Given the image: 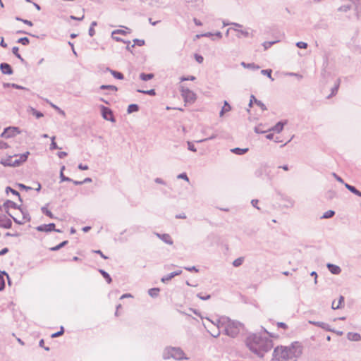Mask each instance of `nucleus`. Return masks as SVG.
Returning <instances> with one entry per match:
<instances>
[{
  "label": "nucleus",
  "mask_w": 361,
  "mask_h": 361,
  "mask_svg": "<svg viewBox=\"0 0 361 361\" xmlns=\"http://www.w3.org/2000/svg\"><path fill=\"white\" fill-rule=\"evenodd\" d=\"M207 323H204V325L214 337L219 336V329H222L225 333L231 337L237 336L243 329V325L242 324L233 321L228 317L220 318L217 321L218 324L216 326L209 319H207Z\"/></svg>",
  "instance_id": "1"
},
{
  "label": "nucleus",
  "mask_w": 361,
  "mask_h": 361,
  "mask_svg": "<svg viewBox=\"0 0 361 361\" xmlns=\"http://www.w3.org/2000/svg\"><path fill=\"white\" fill-rule=\"evenodd\" d=\"M302 348L297 342L290 346H278L273 353V361H296L302 355Z\"/></svg>",
  "instance_id": "2"
},
{
  "label": "nucleus",
  "mask_w": 361,
  "mask_h": 361,
  "mask_svg": "<svg viewBox=\"0 0 361 361\" xmlns=\"http://www.w3.org/2000/svg\"><path fill=\"white\" fill-rule=\"evenodd\" d=\"M247 346L259 356L269 351L271 348V342L267 338H263L258 334L250 335L246 339Z\"/></svg>",
  "instance_id": "3"
},
{
  "label": "nucleus",
  "mask_w": 361,
  "mask_h": 361,
  "mask_svg": "<svg viewBox=\"0 0 361 361\" xmlns=\"http://www.w3.org/2000/svg\"><path fill=\"white\" fill-rule=\"evenodd\" d=\"M29 152L24 154L8 155L1 158L0 163L4 166L17 167L26 161Z\"/></svg>",
  "instance_id": "4"
},
{
  "label": "nucleus",
  "mask_w": 361,
  "mask_h": 361,
  "mask_svg": "<svg viewBox=\"0 0 361 361\" xmlns=\"http://www.w3.org/2000/svg\"><path fill=\"white\" fill-rule=\"evenodd\" d=\"M163 356L164 359L183 360L186 358L182 350L174 347L166 348L164 351Z\"/></svg>",
  "instance_id": "5"
},
{
  "label": "nucleus",
  "mask_w": 361,
  "mask_h": 361,
  "mask_svg": "<svg viewBox=\"0 0 361 361\" xmlns=\"http://www.w3.org/2000/svg\"><path fill=\"white\" fill-rule=\"evenodd\" d=\"M10 216H11L15 222L23 224L27 221V217L25 216L23 210L19 207L13 210L10 213L8 214Z\"/></svg>",
  "instance_id": "6"
},
{
  "label": "nucleus",
  "mask_w": 361,
  "mask_h": 361,
  "mask_svg": "<svg viewBox=\"0 0 361 361\" xmlns=\"http://www.w3.org/2000/svg\"><path fill=\"white\" fill-rule=\"evenodd\" d=\"M228 30L233 32L238 37H247L250 35L249 30L239 24H233V27H230Z\"/></svg>",
  "instance_id": "7"
},
{
  "label": "nucleus",
  "mask_w": 361,
  "mask_h": 361,
  "mask_svg": "<svg viewBox=\"0 0 361 361\" xmlns=\"http://www.w3.org/2000/svg\"><path fill=\"white\" fill-rule=\"evenodd\" d=\"M181 95L185 103H194L197 99L196 94L194 92L184 87L181 89Z\"/></svg>",
  "instance_id": "8"
},
{
  "label": "nucleus",
  "mask_w": 361,
  "mask_h": 361,
  "mask_svg": "<svg viewBox=\"0 0 361 361\" xmlns=\"http://www.w3.org/2000/svg\"><path fill=\"white\" fill-rule=\"evenodd\" d=\"M101 111H102V117L105 120L110 121L111 122L115 121L113 113L111 111V109H109V108H107L106 106H102L101 107Z\"/></svg>",
  "instance_id": "9"
},
{
  "label": "nucleus",
  "mask_w": 361,
  "mask_h": 361,
  "mask_svg": "<svg viewBox=\"0 0 361 361\" xmlns=\"http://www.w3.org/2000/svg\"><path fill=\"white\" fill-rule=\"evenodd\" d=\"M19 132L16 128L9 127L4 130V131L1 135V137L4 138H10L14 137Z\"/></svg>",
  "instance_id": "10"
},
{
  "label": "nucleus",
  "mask_w": 361,
  "mask_h": 361,
  "mask_svg": "<svg viewBox=\"0 0 361 361\" xmlns=\"http://www.w3.org/2000/svg\"><path fill=\"white\" fill-rule=\"evenodd\" d=\"M36 229L38 231H41V232H49V231H55L56 232H60L59 230L55 229V224L53 223L39 226L36 228Z\"/></svg>",
  "instance_id": "11"
},
{
  "label": "nucleus",
  "mask_w": 361,
  "mask_h": 361,
  "mask_svg": "<svg viewBox=\"0 0 361 361\" xmlns=\"http://www.w3.org/2000/svg\"><path fill=\"white\" fill-rule=\"evenodd\" d=\"M12 225L11 221L5 215H0V227L9 228Z\"/></svg>",
  "instance_id": "12"
},
{
  "label": "nucleus",
  "mask_w": 361,
  "mask_h": 361,
  "mask_svg": "<svg viewBox=\"0 0 361 361\" xmlns=\"http://www.w3.org/2000/svg\"><path fill=\"white\" fill-rule=\"evenodd\" d=\"M17 207H18L17 206V204L15 202H13V201H11V200H7L4 204V209L6 212L7 214L10 213L13 210H15V209H16Z\"/></svg>",
  "instance_id": "13"
},
{
  "label": "nucleus",
  "mask_w": 361,
  "mask_h": 361,
  "mask_svg": "<svg viewBox=\"0 0 361 361\" xmlns=\"http://www.w3.org/2000/svg\"><path fill=\"white\" fill-rule=\"evenodd\" d=\"M344 306V298L340 296L338 301L334 300L331 304V307L334 310L342 308Z\"/></svg>",
  "instance_id": "14"
},
{
  "label": "nucleus",
  "mask_w": 361,
  "mask_h": 361,
  "mask_svg": "<svg viewBox=\"0 0 361 361\" xmlns=\"http://www.w3.org/2000/svg\"><path fill=\"white\" fill-rule=\"evenodd\" d=\"M157 237L160 238L161 240H163L164 243L169 245L173 244V240L172 238L169 234L165 233V234H157Z\"/></svg>",
  "instance_id": "15"
},
{
  "label": "nucleus",
  "mask_w": 361,
  "mask_h": 361,
  "mask_svg": "<svg viewBox=\"0 0 361 361\" xmlns=\"http://www.w3.org/2000/svg\"><path fill=\"white\" fill-rule=\"evenodd\" d=\"M0 68H1V72L4 74L11 75L13 73L12 68L8 63H1L0 66Z\"/></svg>",
  "instance_id": "16"
},
{
  "label": "nucleus",
  "mask_w": 361,
  "mask_h": 361,
  "mask_svg": "<svg viewBox=\"0 0 361 361\" xmlns=\"http://www.w3.org/2000/svg\"><path fill=\"white\" fill-rule=\"evenodd\" d=\"M327 267H328L329 270L334 274H338L341 271V268L337 265L328 264Z\"/></svg>",
  "instance_id": "17"
},
{
  "label": "nucleus",
  "mask_w": 361,
  "mask_h": 361,
  "mask_svg": "<svg viewBox=\"0 0 361 361\" xmlns=\"http://www.w3.org/2000/svg\"><path fill=\"white\" fill-rule=\"evenodd\" d=\"M347 337L349 340L353 341H358L361 340V336L357 333H348Z\"/></svg>",
  "instance_id": "18"
},
{
  "label": "nucleus",
  "mask_w": 361,
  "mask_h": 361,
  "mask_svg": "<svg viewBox=\"0 0 361 361\" xmlns=\"http://www.w3.org/2000/svg\"><path fill=\"white\" fill-rule=\"evenodd\" d=\"M231 110V106L227 102H224V104L220 111V116H223L224 114L229 112Z\"/></svg>",
  "instance_id": "19"
},
{
  "label": "nucleus",
  "mask_w": 361,
  "mask_h": 361,
  "mask_svg": "<svg viewBox=\"0 0 361 361\" xmlns=\"http://www.w3.org/2000/svg\"><path fill=\"white\" fill-rule=\"evenodd\" d=\"M181 274V271H178L173 273L170 274L169 275H167L161 279V281L163 283H165L166 281H168L171 280L172 278H173L175 276H178Z\"/></svg>",
  "instance_id": "20"
},
{
  "label": "nucleus",
  "mask_w": 361,
  "mask_h": 361,
  "mask_svg": "<svg viewBox=\"0 0 361 361\" xmlns=\"http://www.w3.org/2000/svg\"><path fill=\"white\" fill-rule=\"evenodd\" d=\"M253 103L260 106L262 110H264L266 109L264 105L262 103H261V102L258 101L254 96H252L250 101V106H252Z\"/></svg>",
  "instance_id": "21"
},
{
  "label": "nucleus",
  "mask_w": 361,
  "mask_h": 361,
  "mask_svg": "<svg viewBox=\"0 0 361 361\" xmlns=\"http://www.w3.org/2000/svg\"><path fill=\"white\" fill-rule=\"evenodd\" d=\"M99 272L102 275V276L106 279V282L109 284L111 283V281H112L111 278L107 272H106L105 271H104L102 269H100Z\"/></svg>",
  "instance_id": "22"
},
{
  "label": "nucleus",
  "mask_w": 361,
  "mask_h": 361,
  "mask_svg": "<svg viewBox=\"0 0 361 361\" xmlns=\"http://www.w3.org/2000/svg\"><path fill=\"white\" fill-rule=\"evenodd\" d=\"M345 187L353 193L361 197V192L357 190L355 187L350 185L348 184H345Z\"/></svg>",
  "instance_id": "23"
},
{
  "label": "nucleus",
  "mask_w": 361,
  "mask_h": 361,
  "mask_svg": "<svg viewBox=\"0 0 361 361\" xmlns=\"http://www.w3.org/2000/svg\"><path fill=\"white\" fill-rule=\"evenodd\" d=\"M160 289L159 288H153L149 290V295L152 297H156L159 295Z\"/></svg>",
  "instance_id": "24"
},
{
  "label": "nucleus",
  "mask_w": 361,
  "mask_h": 361,
  "mask_svg": "<svg viewBox=\"0 0 361 361\" xmlns=\"http://www.w3.org/2000/svg\"><path fill=\"white\" fill-rule=\"evenodd\" d=\"M140 78L141 80L146 81V80L152 79L154 78V74H152V73H149V74L141 73L140 75Z\"/></svg>",
  "instance_id": "25"
},
{
  "label": "nucleus",
  "mask_w": 361,
  "mask_h": 361,
  "mask_svg": "<svg viewBox=\"0 0 361 361\" xmlns=\"http://www.w3.org/2000/svg\"><path fill=\"white\" fill-rule=\"evenodd\" d=\"M248 149L247 148H245V149H241V148H234L233 149H231V151L237 154H243L245 153H246L247 152Z\"/></svg>",
  "instance_id": "26"
},
{
  "label": "nucleus",
  "mask_w": 361,
  "mask_h": 361,
  "mask_svg": "<svg viewBox=\"0 0 361 361\" xmlns=\"http://www.w3.org/2000/svg\"><path fill=\"white\" fill-rule=\"evenodd\" d=\"M67 243H68L67 240L63 241L58 245L51 247L50 250L51 251H56V250H59L60 248L63 247V246H65Z\"/></svg>",
  "instance_id": "27"
},
{
  "label": "nucleus",
  "mask_w": 361,
  "mask_h": 361,
  "mask_svg": "<svg viewBox=\"0 0 361 361\" xmlns=\"http://www.w3.org/2000/svg\"><path fill=\"white\" fill-rule=\"evenodd\" d=\"M283 128V123L279 122L274 128L273 130L276 133H280Z\"/></svg>",
  "instance_id": "28"
},
{
  "label": "nucleus",
  "mask_w": 361,
  "mask_h": 361,
  "mask_svg": "<svg viewBox=\"0 0 361 361\" xmlns=\"http://www.w3.org/2000/svg\"><path fill=\"white\" fill-rule=\"evenodd\" d=\"M243 262H244V257H239V258L235 259L233 262V264L234 267H237L240 266Z\"/></svg>",
  "instance_id": "29"
},
{
  "label": "nucleus",
  "mask_w": 361,
  "mask_h": 361,
  "mask_svg": "<svg viewBox=\"0 0 361 361\" xmlns=\"http://www.w3.org/2000/svg\"><path fill=\"white\" fill-rule=\"evenodd\" d=\"M138 111V106L137 104H130L128 106V112L132 113Z\"/></svg>",
  "instance_id": "30"
},
{
  "label": "nucleus",
  "mask_w": 361,
  "mask_h": 361,
  "mask_svg": "<svg viewBox=\"0 0 361 361\" xmlns=\"http://www.w3.org/2000/svg\"><path fill=\"white\" fill-rule=\"evenodd\" d=\"M334 215V212L332 211V210H329L327 212H326L323 216H322V218L324 219H328V218H331Z\"/></svg>",
  "instance_id": "31"
},
{
  "label": "nucleus",
  "mask_w": 361,
  "mask_h": 361,
  "mask_svg": "<svg viewBox=\"0 0 361 361\" xmlns=\"http://www.w3.org/2000/svg\"><path fill=\"white\" fill-rule=\"evenodd\" d=\"M30 111L32 115L35 116L37 118L43 116V114L41 112L37 111L36 109L32 108Z\"/></svg>",
  "instance_id": "32"
},
{
  "label": "nucleus",
  "mask_w": 361,
  "mask_h": 361,
  "mask_svg": "<svg viewBox=\"0 0 361 361\" xmlns=\"http://www.w3.org/2000/svg\"><path fill=\"white\" fill-rule=\"evenodd\" d=\"M84 17H85V13H84L83 10H82L81 14L79 15L78 16H71V19L77 20H82L84 18Z\"/></svg>",
  "instance_id": "33"
},
{
  "label": "nucleus",
  "mask_w": 361,
  "mask_h": 361,
  "mask_svg": "<svg viewBox=\"0 0 361 361\" xmlns=\"http://www.w3.org/2000/svg\"><path fill=\"white\" fill-rule=\"evenodd\" d=\"M18 42L23 45H27L30 42V40L27 37H22L20 38Z\"/></svg>",
  "instance_id": "34"
},
{
  "label": "nucleus",
  "mask_w": 361,
  "mask_h": 361,
  "mask_svg": "<svg viewBox=\"0 0 361 361\" xmlns=\"http://www.w3.org/2000/svg\"><path fill=\"white\" fill-rule=\"evenodd\" d=\"M112 75L117 79L122 80L123 75L120 72L111 71Z\"/></svg>",
  "instance_id": "35"
},
{
  "label": "nucleus",
  "mask_w": 361,
  "mask_h": 361,
  "mask_svg": "<svg viewBox=\"0 0 361 361\" xmlns=\"http://www.w3.org/2000/svg\"><path fill=\"white\" fill-rule=\"evenodd\" d=\"M138 92H142V93L151 95V96H154L156 94V92H155V90L154 89H152V90H147V91L138 90Z\"/></svg>",
  "instance_id": "36"
},
{
  "label": "nucleus",
  "mask_w": 361,
  "mask_h": 361,
  "mask_svg": "<svg viewBox=\"0 0 361 361\" xmlns=\"http://www.w3.org/2000/svg\"><path fill=\"white\" fill-rule=\"evenodd\" d=\"M58 148H59V147H58L57 144L55 142V136H53L51 137V143L50 149H58Z\"/></svg>",
  "instance_id": "37"
},
{
  "label": "nucleus",
  "mask_w": 361,
  "mask_h": 361,
  "mask_svg": "<svg viewBox=\"0 0 361 361\" xmlns=\"http://www.w3.org/2000/svg\"><path fill=\"white\" fill-rule=\"evenodd\" d=\"M197 296L199 298L203 300H209L211 297L209 294H202V293H199Z\"/></svg>",
  "instance_id": "38"
},
{
  "label": "nucleus",
  "mask_w": 361,
  "mask_h": 361,
  "mask_svg": "<svg viewBox=\"0 0 361 361\" xmlns=\"http://www.w3.org/2000/svg\"><path fill=\"white\" fill-rule=\"evenodd\" d=\"M42 212H43L44 214H45L47 216H48L51 219H54V218L53 214L49 209H47V208H42Z\"/></svg>",
  "instance_id": "39"
},
{
  "label": "nucleus",
  "mask_w": 361,
  "mask_h": 361,
  "mask_svg": "<svg viewBox=\"0 0 361 361\" xmlns=\"http://www.w3.org/2000/svg\"><path fill=\"white\" fill-rule=\"evenodd\" d=\"M296 45L298 48L300 49H306L307 47V44L304 42H299Z\"/></svg>",
  "instance_id": "40"
},
{
  "label": "nucleus",
  "mask_w": 361,
  "mask_h": 361,
  "mask_svg": "<svg viewBox=\"0 0 361 361\" xmlns=\"http://www.w3.org/2000/svg\"><path fill=\"white\" fill-rule=\"evenodd\" d=\"M195 59L197 61V62L199 63H202L204 61L203 57L197 54H195Z\"/></svg>",
  "instance_id": "41"
},
{
  "label": "nucleus",
  "mask_w": 361,
  "mask_h": 361,
  "mask_svg": "<svg viewBox=\"0 0 361 361\" xmlns=\"http://www.w3.org/2000/svg\"><path fill=\"white\" fill-rule=\"evenodd\" d=\"M8 147H9V145L6 142L0 140V149H5Z\"/></svg>",
  "instance_id": "42"
},
{
  "label": "nucleus",
  "mask_w": 361,
  "mask_h": 361,
  "mask_svg": "<svg viewBox=\"0 0 361 361\" xmlns=\"http://www.w3.org/2000/svg\"><path fill=\"white\" fill-rule=\"evenodd\" d=\"M101 89H109L114 91H116L117 88L115 86L112 85H102Z\"/></svg>",
  "instance_id": "43"
},
{
  "label": "nucleus",
  "mask_w": 361,
  "mask_h": 361,
  "mask_svg": "<svg viewBox=\"0 0 361 361\" xmlns=\"http://www.w3.org/2000/svg\"><path fill=\"white\" fill-rule=\"evenodd\" d=\"M8 192H11L12 194H13V195H17V196H18V197L20 196V195H19V192H17L16 190H13V189L11 188H9V187H8V188H6V192H7V193H8Z\"/></svg>",
  "instance_id": "44"
},
{
  "label": "nucleus",
  "mask_w": 361,
  "mask_h": 361,
  "mask_svg": "<svg viewBox=\"0 0 361 361\" xmlns=\"http://www.w3.org/2000/svg\"><path fill=\"white\" fill-rule=\"evenodd\" d=\"M5 287V281L4 276L0 275V290H3Z\"/></svg>",
  "instance_id": "45"
},
{
  "label": "nucleus",
  "mask_w": 361,
  "mask_h": 361,
  "mask_svg": "<svg viewBox=\"0 0 361 361\" xmlns=\"http://www.w3.org/2000/svg\"><path fill=\"white\" fill-rule=\"evenodd\" d=\"M63 334V327H61V331L56 333H54L51 335L52 338L58 337L61 336Z\"/></svg>",
  "instance_id": "46"
},
{
  "label": "nucleus",
  "mask_w": 361,
  "mask_h": 361,
  "mask_svg": "<svg viewBox=\"0 0 361 361\" xmlns=\"http://www.w3.org/2000/svg\"><path fill=\"white\" fill-rule=\"evenodd\" d=\"M116 34H121V35H125L126 34V32L123 30H116L113 31L112 35L114 36Z\"/></svg>",
  "instance_id": "47"
},
{
  "label": "nucleus",
  "mask_w": 361,
  "mask_h": 361,
  "mask_svg": "<svg viewBox=\"0 0 361 361\" xmlns=\"http://www.w3.org/2000/svg\"><path fill=\"white\" fill-rule=\"evenodd\" d=\"M13 53L19 59H22L20 55L18 53V48L15 47L13 48Z\"/></svg>",
  "instance_id": "48"
},
{
  "label": "nucleus",
  "mask_w": 361,
  "mask_h": 361,
  "mask_svg": "<svg viewBox=\"0 0 361 361\" xmlns=\"http://www.w3.org/2000/svg\"><path fill=\"white\" fill-rule=\"evenodd\" d=\"M277 326L279 328H282L283 329H286L288 328V326L286 324L283 323V322H278L277 323Z\"/></svg>",
  "instance_id": "49"
},
{
  "label": "nucleus",
  "mask_w": 361,
  "mask_h": 361,
  "mask_svg": "<svg viewBox=\"0 0 361 361\" xmlns=\"http://www.w3.org/2000/svg\"><path fill=\"white\" fill-rule=\"evenodd\" d=\"M262 73L264 75H267L269 78H271V70H263Z\"/></svg>",
  "instance_id": "50"
},
{
  "label": "nucleus",
  "mask_w": 361,
  "mask_h": 361,
  "mask_svg": "<svg viewBox=\"0 0 361 361\" xmlns=\"http://www.w3.org/2000/svg\"><path fill=\"white\" fill-rule=\"evenodd\" d=\"M94 252L99 254L104 259H108V257L104 255L101 250H95Z\"/></svg>",
  "instance_id": "51"
},
{
  "label": "nucleus",
  "mask_w": 361,
  "mask_h": 361,
  "mask_svg": "<svg viewBox=\"0 0 361 361\" xmlns=\"http://www.w3.org/2000/svg\"><path fill=\"white\" fill-rule=\"evenodd\" d=\"M178 178H182V179H184L187 181H188V178L187 176V175L185 173H181L178 176Z\"/></svg>",
  "instance_id": "52"
},
{
  "label": "nucleus",
  "mask_w": 361,
  "mask_h": 361,
  "mask_svg": "<svg viewBox=\"0 0 361 361\" xmlns=\"http://www.w3.org/2000/svg\"><path fill=\"white\" fill-rule=\"evenodd\" d=\"M195 80V77L194 76H190L188 78H180V80L181 81H185V80Z\"/></svg>",
  "instance_id": "53"
},
{
  "label": "nucleus",
  "mask_w": 361,
  "mask_h": 361,
  "mask_svg": "<svg viewBox=\"0 0 361 361\" xmlns=\"http://www.w3.org/2000/svg\"><path fill=\"white\" fill-rule=\"evenodd\" d=\"M279 169H282L285 171H288L289 170V167L288 164H283V166H279Z\"/></svg>",
  "instance_id": "54"
},
{
  "label": "nucleus",
  "mask_w": 361,
  "mask_h": 361,
  "mask_svg": "<svg viewBox=\"0 0 361 361\" xmlns=\"http://www.w3.org/2000/svg\"><path fill=\"white\" fill-rule=\"evenodd\" d=\"M67 155V153L65 152H59L58 156L59 158L62 159L64 158Z\"/></svg>",
  "instance_id": "55"
},
{
  "label": "nucleus",
  "mask_w": 361,
  "mask_h": 361,
  "mask_svg": "<svg viewBox=\"0 0 361 361\" xmlns=\"http://www.w3.org/2000/svg\"><path fill=\"white\" fill-rule=\"evenodd\" d=\"M44 340H43V339H42V340L39 341V345H40L41 347H42V348H44V349H45V350H49V348H47V347H44Z\"/></svg>",
  "instance_id": "56"
},
{
  "label": "nucleus",
  "mask_w": 361,
  "mask_h": 361,
  "mask_svg": "<svg viewBox=\"0 0 361 361\" xmlns=\"http://www.w3.org/2000/svg\"><path fill=\"white\" fill-rule=\"evenodd\" d=\"M78 167L81 170H87L88 169V166L87 165L83 166L82 164H80Z\"/></svg>",
  "instance_id": "57"
},
{
  "label": "nucleus",
  "mask_w": 361,
  "mask_h": 361,
  "mask_svg": "<svg viewBox=\"0 0 361 361\" xmlns=\"http://www.w3.org/2000/svg\"><path fill=\"white\" fill-rule=\"evenodd\" d=\"M338 89V85H336L335 87L333 89L331 94L332 95L335 94L337 92Z\"/></svg>",
  "instance_id": "58"
},
{
  "label": "nucleus",
  "mask_w": 361,
  "mask_h": 361,
  "mask_svg": "<svg viewBox=\"0 0 361 361\" xmlns=\"http://www.w3.org/2000/svg\"><path fill=\"white\" fill-rule=\"evenodd\" d=\"M8 251V248H4L0 251V255L6 254Z\"/></svg>",
  "instance_id": "59"
},
{
  "label": "nucleus",
  "mask_w": 361,
  "mask_h": 361,
  "mask_svg": "<svg viewBox=\"0 0 361 361\" xmlns=\"http://www.w3.org/2000/svg\"><path fill=\"white\" fill-rule=\"evenodd\" d=\"M0 44H1V46H2L3 47H7V44L4 42V38H3V37L1 38V41Z\"/></svg>",
  "instance_id": "60"
},
{
  "label": "nucleus",
  "mask_w": 361,
  "mask_h": 361,
  "mask_svg": "<svg viewBox=\"0 0 361 361\" xmlns=\"http://www.w3.org/2000/svg\"><path fill=\"white\" fill-rule=\"evenodd\" d=\"M23 23H25V24H27V25H30V26H32V22H31V21H30V20H23Z\"/></svg>",
  "instance_id": "61"
},
{
  "label": "nucleus",
  "mask_w": 361,
  "mask_h": 361,
  "mask_svg": "<svg viewBox=\"0 0 361 361\" xmlns=\"http://www.w3.org/2000/svg\"><path fill=\"white\" fill-rule=\"evenodd\" d=\"M90 228H91L90 226H85V227L82 228V231L84 232H87V231H89L90 230Z\"/></svg>",
  "instance_id": "62"
},
{
  "label": "nucleus",
  "mask_w": 361,
  "mask_h": 361,
  "mask_svg": "<svg viewBox=\"0 0 361 361\" xmlns=\"http://www.w3.org/2000/svg\"><path fill=\"white\" fill-rule=\"evenodd\" d=\"M258 203V200H252V204L253 206L257 207V204Z\"/></svg>",
  "instance_id": "63"
},
{
  "label": "nucleus",
  "mask_w": 361,
  "mask_h": 361,
  "mask_svg": "<svg viewBox=\"0 0 361 361\" xmlns=\"http://www.w3.org/2000/svg\"><path fill=\"white\" fill-rule=\"evenodd\" d=\"M128 297H131V295L130 294H124L123 295L121 298H128Z\"/></svg>",
  "instance_id": "64"
}]
</instances>
